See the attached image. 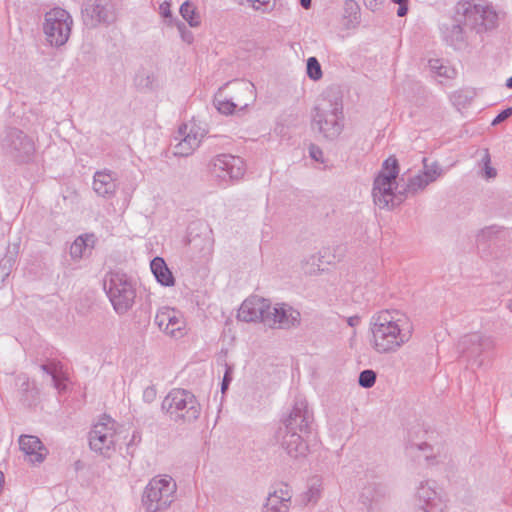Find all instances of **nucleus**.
Here are the masks:
<instances>
[{"instance_id":"72a5a7b5","label":"nucleus","mask_w":512,"mask_h":512,"mask_svg":"<svg viewBox=\"0 0 512 512\" xmlns=\"http://www.w3.org/2000/svg\"><path fill=\"white\" fill-rule=\"evenodd\" d=\"M57 387H58L59 389H66V385H63V386L61 387V385H60L59 383L57 384Z\"/></svg>"},{"instance_id":"6e6552de","label":"nucleus","mask_w":512,"mask_h":512,"mask_svg":"<svg viewBox=\"0 0 512 512\" xmlns=\"http://www.w3.org/2000/svg\"><path fill=\"white\" fill-rule=\"evenodd\" d=\"M155 323L167 335L180 337L185 332V320L181 313L170 307H163L158 310L155 316Z\"/></svg>"},{"instance_id":"aec40b11","label":"nucleus","mask_w":512,"mask_h":512,"mask_svg":"<svg viewBox=\"0 0 512 512\" xmlns=\"http://www.w3.org/2000/svg\"><path fill=\"white\" fill-rule=\"evenodd\" d=\"M376 375L372 370H365L359 376V384L363 387H371L375 383Z\"/></svg>"},{"instance_id":"9d476101","label":"nucleus","mask_w":512,"mask_h":512,"mask_svg":"<svg viewBox=\"0 0 512 512\" xmlns=\"http://www.w3.org/2000/svg\"><path fill=\"white\" fill-rule=\"evenodd\" d=\"M213 172L220 177H225L221 174V172H225L229 178L237 179L244 173V163L238 157L221 155L214 160Z\"/></svg>"},{"instance_id":"bb28decb","label":"nucleus","mask_w":512,"mask_h":512,"mask_svg":"<svg viewBox=\"0 0 512 512\" xmlns=\"http://www.w3.org/2000/svg\"><path fill=\"white\" fill-rule=\"evenodd\" d=\"M230 373H231V370L228 368L225 372V375H224V378H223V383H222V391L224 392L227 387H228V384L231 380L230 378Z\"/></svg>"},{"instance_id":"7ed1b4c3","label":"nucleus","mask_w":512,"mask_h":512,"mask_svg":"<svg viewBox=\"0 0 512 512\" xmlns=\"http://www.w3.org/2000/svg\"><path fill=\"white\" fill-rule=\"evenodd\" d=\"M175 491L176 483L171 477L156 476L145 489L143 504L151 512L164 509L173 501Z\"/></svg>"},{"instance_id":"f8f14e48","label":"nucleus","mask_w":512,"mask_h":512,"mask_svg":"<svg viewBox=\"0 0 512 512\" xmlns=\"http://www.w3.org/2000/svg\"><path fill=\"white\" fill-rule=\"evenodd\" d=\"M300 313L286 304H276L270 307V318L268 321L281 326H290L299 322Z\"/></svg>"},{"instance_id":"0eeeda50","label":"nucleus","mask_w":512,"mask_h":512,"mask_svg":"<svg viewBox=\"0 0 512 512\" xmlns=\"http://www.w3.org/2000/svg\"><path fill=\"white\" fill-rule=\"evenodd\" d=\"M72 19L69 13L61 8H54L46 14L45 33L53 45H63L68 40Z\"/></svg>"},{"instance_id":"f03ea898","label":"nucleus","mask_w":512,"mask_h":512,"mask_svg":"<svg viewBox=\"0 0 512 512\" xmlns=\"http://www.w3.org/2000/svg\"><path fill=\"white\" fill-rule=\"evenodd\" d=\"M163 409L171 419L194 420L199 415V405L196 398L189 392L182 389L172 390L162 403Z\"/></svg>"},{"instance_id":"393cba45","label":"nucleus","mask_w":512,"mask_h":512,"mask_svg":"<svg viewBox=\"0 0 512 512\" xmlns=\"http://www.w3.org/2000/svg\"><path fill=\"white\" fill-rule=\"evenodd\" d=\"M512 115V108H507L506 110L502 111L500 114L496 116V118L492 121L493 125L499 124L500 122L504 121L508 117Z\"/></svg>"},{"instance_id":"2eb2a0df","label":"nucleus","mask_w":512,"mask_h":512,"mask_svg":"<svg viewBox=\"0 0 512 512\" xmlns=\"http://www.w3.org/2000/svg\"><path fill=\"white\" fill-rule=\"evenodd\" d=\"M109 294L111 301L117 310H124L128 308L132 304L134 298L133 291L127 286H124L122 291L110 287Z\"/></svg>"},{"instance_id":"5701e85b","label":"nucleus","mask_w":512,"mask_h":512,"mask_svg":"<svg viewBox=\"0 0 512 512\" xmlns=\"http://www.w3.org/2000/svg\"><path fill=\"white\" fill-rule=\"evenodd\" d=\"M235 105L228 101H218L217 109L224 114H230L233 112Z\"/></svg>"},{"instance_id":"6ab92c4d","label":"nucleus","mask_w":512,"mask_h":512,"mask_svg":"<svg viewBox=\"0 0 512 512\" xmlns=\"http://www.w3.org/2000/svg\"><path fill=\"white\" fill-rule=\"evenodd\" d=\"M307 74L313 80H318L322 77L321 66L315 57H310L307 61Z\"/></svg>"},{"instance_id":"c85d7f7f","label":"nucleus","mask_w":512,"mask_h":512,"mask_svg":"<svg viewBox=\"0 0 512 512\" xmlns=\"http://www.w3.org/2000/svg\"><path fill=\"white\" fill-rule=\"evenodd\" d=\"M407 11H408L407 4L400 5V7L397 11V15L400 17H403L407 14Z\"/></svg>"},{"instance_id":"39448f33","label":"nucleus","mask_w":512,"mask_h":512,"mask_svg":"<svg viewBox=\"0 0 512 512\" xmlns=\"http://www.w3.org/2000/svg\"><path fill=\"white\" fill-rule=\"evenodd\" d=\"M497 14L491 7L474 1H460L456 7V20L471 28H488L496 22Z\"/></svg>"},{"instance_id":"a878e982","label":"nucleus","mask_w":512,"mask_h":512,"mask_svg":"<svg viewBox=\"0 0 512 512\" xmlns=\"http://www.w3.org/2000/svg\"><path fill=\"white\" fill-rule=\"evenodd\" d=\"M159 10H160V14L165 17V18H168L171 16V9H170V4L168 2H164L160 5L159 7Z\"/></svg>"},{"instance_id":"423d86ee","label":"nucleus","mask_w":512,"mask_h":512,"mask_svg":"<svg viewBox=\"0 0 512 512\" xmlns=\"http://www.w3.org/2000/svg\"><path fill=\"white\" fill-rule=\"evenodd\" d=\"M117 423L112 419H104L96 423L89 435L90 448L96 453L109 456L117 442Z\"/></svg>"},{"instance_id":"7c9ffc66","label":"nucleus","mask_w":512,"mask_h":512,"mask_svg":"<svg viewBox=\"0 0 512 512\" xmlns=\"http://www.w3.org/2000/svg\"><path fill=\"white\" fill-rule=\"evenodd\" d=\"M3 484H4V475L2 472H0V492L3 489Z\"/></svg>"},{"instance_id":"f3484780","label":"nucleus","mask_w":512,"mask_h":512,"mask_svg":"<svg viewBox=\"0 0 512 512\" xmlns=\"http://www.w3.org/2000/svg\"><path fill=\"white\" fill-rule=\"evenodd\" d=\"M180 13L191 26L196 27L200 24V15L191 2H184L180 7Z\"/></svg>"},{"instance_id":"4468645a","label":"nucleus","mask_w":512,"mask_h":512,"mask_svg":"<svg viewBox=\"0 0 512 512\" xmlns=\"http://www.w3.org/2000/svg\"><path fill=\"white\" fill-rule=\"evenodd\" d=\"M151 271L154 274L157 281L164 286H173L175 279L172 272L167 267L165 261L156 257L151 261Z\"/></svg>"},{"instance_id":"412c9836","label":"nucleus","mask_w":512,"mask_h":512,"mask_svg":"<svg viewBox=\"0 0 512 512\" xmlns=\"http://www.w3.org/2000/svg\"><path fill=\"white\" fill-rule=\"evenodd\" d=\"M85 247V242L82 238H77L71 245L70 252L73 256L79 257Z\"/></svg>"},{"instance_id":"473e14b6","label":"nucleus","mask_w":512,"mask_h":512,"mask_svg":"<svg viewBox=\"0 0 512 512\" xmlns=\"http://www.w3.org/2000/svg\"><path fill=\"white\" fill-rule=\"evenodd\" d=\"M507 87L512 88V76L507 80Z\"/></svg>"},{"instance_id":"1a4fd4ad","label":"nucleus","mask_w":512,"mask_h":512,"mask_svg":"<svg viewBox=\"0 0 512 512\" xmlns=\"http://www.w3.org/2000/svg\"><path fill=\"white\" fill-rule=\"evenodd\" d=\"M270 303L264 298L252 296L246 299L238 310V317L246 322L270 318Z\"/></svg>"},{"instance_id":"cd10ccee","label":"nucleus","mask_w":512,"mask_h":512,"mask_svg":"<svg viewBox=\"0 0 512 512\" xmlns=\"http://www.w3.org/2000/svg\"><path fill=\"white\" fill-rule=\"evenodd\" d=\"M310 154H311V156H312L315 160H317V161L321 160V157H322V151H321V150H319L318 148H316V147H312V148H311V150H310Z\"/></svg>"},{"instance_id":"dca6fc26","label":"nucleus","mask_w":512,"mask_h":512,"mask_svg":"<svg viewBox=\"0 0 512 512\" xmlns=\"http://www.w3.org/2000/svg\"><path fill=\"white\" fill-rule=\"evenodd\" d=\"M200 139L195 135H187L175 147V154L179 156H187L191 154L199 145Z\"/></svg>"},{"instance_id":"9b49d317","label":"nucleus","mask_w":512,"mask_h":512,"mask_svg":"<svg viewBox=\"0 0 512 512\" xmlns=\"http://www.w3.org/2000/svg\"><path fill=\"white\" fill-rule=\"evenodd\" d=\"M19 446L27 460L31 463H40L47 455L46 448L36 436H21L19 439Z\"/></svg>"},{"instance_id":"ddd939ff","label":"nucleus","mask_w":512,"mask_h":512,"mask_svg":"<svg viewBox=\"0 0 512 512\" xmlns=\"http://www.w3.org/2000/svg\"><path fill=\"white\" fill-rule=\"evenodd\" d=\"M94 191L100 196H108L115 192V179L110 173L97 172L93 182Z\"/></svg>"},{"instance_id":"a211bd4d","label":"nucleus","mask_w":512,"mask_h":512,"mask_svg":"<svg viewBox=\"0 0 512 512\" xmlns=\"http://www.w3.org/2000/svg\"><path fill=\"white\" fill-rule=\"evenodd\" d=\"M267 507L272 512H286L288 509L287 500L276 494H270L267 501Z\"/></svg>"},{"instance_id":"4be33fe9","label":"nucleus","mask_w":512,"mask_h":512,"mask_svg":"<svg viewBox=\"0 0 512 512\" xmlns=\"http://www.w3.org/2000/svg\"><path fill=\"white\" fill-rule=\"evenodd\" d=\"M484 162V170L486 178H493L496 176V170L490 166V156L488 153H485L483 157Z\"/></svg>"},{"instance_id":"f257e3e1","label":"nucleus","mask_w":512,"mask_h":512,"mask_svg":"<svg viewBox=\"0 0 512 512\" xmlns=\"http://www.w3.org/2000/svg\"><path fill=\"white\" fill-rule=\"evenodd\" d=\"M412 334V327L405 315H383L371 326L370 344L379 353L397 350Z\"/></svg>"},{"instance_id":"2f4dec72","label":"nucleus","mask_w":512,"mask_h":512,"mask_svg":"<svg viewBox=\"0 0 512 512\" xmlns=\"http://www.w3.org/2000/svg\"><path fill=\"white\" fill-rule=\"evenodd\" d=\"M395 3L399 4V5H404V4H407V0H393Z\"/></svg>"},{"instance_id":"c756f323","label":"nucleus","mask_w":512,"mask_h":512,"mask_svg":"<svg viewBox=\"0 0 512 512\" xmlns=\"http://www.w3.org/2000/svg\"><path fill=\"white\" fill-rule=\"evenodd\" d=\"M300 3L301 5L304 7V8H309L310 7V4H311V0H300Z\"/></svg>"},{"instance_id":"b1692460","label":"nucleus","mask_w":512,"mask_h":512,"mask_svg":"<svg viewBox=\"0 0 512 512\" xmlns=\"http://www.w3.org/2000/svg\"><path fill=\"white\" fill-rule=\"evenodd\" d=\"M345 11L348 15H359V7L353 0L346 1Z\"/></svg>"},{"instance_id":"20e7f679","label":"nucleus","mask_w":512,"mask_h":512,"mask_svg":"<svg viewBox=\"0 0 512 512\" xmlns=\"http://www.w3.org/2000/svg\"><path fill=\"white\" fill-rule=\"evenodd\" d=\"M399 166L397 159L389 157L383 163L382 169L375 179L373 188L374 202L380 207H387L393 204L394 190Z\"/></svg>"}]
</instances>
